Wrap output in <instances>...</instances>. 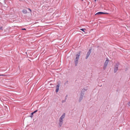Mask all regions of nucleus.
Returning a JSON list of instances; mask_svg holds the SVG:
<instances>
[{
	"instance_id": "obj_1",
	"label": "nucleus",
	"mask_w": 130,
	"mask_h": 130,
	"mask_svg": "<svg viewBox=\"0 0 130 130\" xmlns=\"http://www.w3.org/2000/svg\"><path fill=\"white\" fill-rule=\"evenodd\" d=\"M81 52V51H79V53L76 55V57L74 60L75 66H77V65L78 60L79 59L80 53Z\"/></svg>"
},
{
	"instance_id": "obj_2",
	"label": "nucleus",
	"mask_w": 130,
	"mask_h": 130,
	"mask_svg": "<svg viewBox=\"0 0 130 130\" xmlns=\"http://www.w3.org/2000/svg\"><path fill=\"white\" fill-rule=\"evenodd\" d=\"M119 64L120 63L119 62L116 63L114 68V73H116L117 72L118 70V66Z\"/></svg>"
},
{
	"instance_id": "obj_3",
	"label": "nucleus",
	"mask_w": 130,
	"mask_h": 130,
	"mask_svg": "<svg viewBox=\"0 0 130 130\" xmlns=\"http://www.w3.org/2000/svg\"><path fill=\"white\" fill-rule=\"evenodd\" d=\"M109 61V60L108 59L106 60L104 63L103 67V69L104 70H105L106 69V67L108 64Z\"/></svg>"
},
{
	"instance_id": "obj_4",
	"label": "nucleus",
	"mask_w": 130,
	"mask_h": 130,
	"mask_svg": "<svg viewBox=\"0 0 130 130\" xmlns=\"http://www.w3.org/2000/svg\"><path fill=\"white\" fill-rule=\"evenodd\" d=\"M85 91H87V89H82L81 92L80 96L83 97Z\"/></svg>"
},
{
	"instance_id": "obj_5",
	"label": "nucleus",
	"mask_w": 130,
	"mask_h": 130,
	"mask_svg": "<svg viewBox=\"0 0 130 130\" xmlns=\"http://www.w3.org/2000/svg\"><path fill=\"white\" fill-rule=\"evenodd\" d=\"M91 49H90L89 50V51L88 52L86 56V59H87L88 58L89 56L90 55L91 53Z\"/></svg>"
},
{
	"instance_id": "obj_6",
	"label": "nucleus",
	"mask_w": 130,
	"mask_h": 130,
	"mask_svg": "<svg viewBox=\"0 0 130 130\" xmlns=\"http://www.w3.org/2000/svg\"><path fill=\"white\" fill-rule=\"evenodd\" d=\"M63 120L61 118H60L59 120V125L60 127H61L63 123Z\"/></svg>"
},
{
	"instance_id": "obj_7",
	"label": "nucleus",
	"mask_w": 130,
	"mask_h": 130,
	"mask_svg": "<svg viewBox=\"0 0 130 130\" xmlns=\"http://www.w3.org/2000/svg\"><path fill=\"white\" fill-rule=\"evenodd\" d=\"M108 13L103 12H98L97 13H96L95 14V15H101L102 14H108Z\"/></svg>"
},
{
	"instance_id": "obj_8",
	"label": "nucleus",
	"mask_w": 130,
	"mask_h": 130,
	"mask_svg": "<svg viewBox=\"0 0 130 130\" xmlns=\"http://www.w3.org/2000/svg\"><path fill=\"white\" fill-rule=\"evenodd\" d=\"M80 29L85 32V33H86V32L87 31L86 30V29L85 28H82Z\"/></svg>"
},
{
	"instance_id": "obj_9",
	"label": "nucleus",
	"mask_w": 130,
	"mask_h": 130,
	"mask_svg": "<svg viewBox=\"0 0 130 130\" xmlns=\"http://www.w3.org/2000/svg\"><path fill=\"white\" fill-rule=\"evenodd\" d=\"M22 12L24 14L26 13L27 12V10L25 9L23 10L22 11Z\"/></svg>"
},
{
	"instance_id": "obj_10",
	"label": "nucleus",
	"mask_w": 130,
	"mask_h": 130,
	"mask_svg": "<svg viewBox=\"0 0 130 130\" xmlns=\"http://www.w3.org/2000/svg\"><path fill=\"white\" fill-rule=\"evenodd\" d=\"M83 97H82L80 96V97L79 98V102H81V100L83 99Z\"/></svg>"
},
{
	"instance_id": "obj_11",
	"label": "nucleus",
	"mask_w": 130,
	"mask_h": 130,
	"mask_svg": "<svg viewBox=\"0 0 130 130\" xmlns=\"http://www.w3.org/2000/svg\"><path fill=\"white\" fill-rule=\"evenodd\" d=\"M65 114V113H64L60 117V118H61V119H63L64 117Z\"/></svg>"
},
{
	"instance_id": "obj_12",
	"label": "nucleus",
	"mask_w": 130,
	"mask_h": 130,
	"mask_svg": "<svg viewBox=\"0 0 130 130\" xmlns=\"http://www.w3.org/2000/svg\"><path fill=\"white\" fill-rule=\"evenodd\" d=\"M59 13V14L58 15H57V17H59L61 15V13L60 11L58 12H57V13Z\"/></svg>"
},
{
	"instance_id": "obj_13",
	"label": "nucleus",
	"mask_w": 130,
	"mask_h": 130,
	"mask_svg": "<svg viewBox=\"0 0 130 130\" xmlns=\"http://www.w3.org/2000/svg\"><path fill=\"white\" fill-rule=\"evenodd\" d=\"M33 113L32 112L31 113V116H30V117L31 118H32L33 117Z\"/></svg>"
},
{
	"instance_id": "obj_14",
	"label": "nucleus",
	"mask_w": 130,
	"mask_h": 130,
	"mask_svg": "<svg viewBox=\"0 0 130 130\" xmlns=\"http://www.w3.org/2000/svg\"><path fill=\"white\" fill-rule=\"evenodd\" d=\"M59 84L57 85V92H58V91L59 90Z\"/></svg>"
},
{
	"instance_id": "obj_15",
	"label": "nucleus",
	"mask_w": 130,
	"mask_h": 130,
	"mask_svg": "<svg viewBox=\"0 0 130 130\" xmlns=\"http://www.w3.org/2000/svg\"><path fill=\"white\" fill-rule=\"evenodd\" d=\"M38 110H36L35 111H34L33 112H32L33 113H36V112H37L38 111Z\"/></svg>"
},
{
	"instance_id": "obj_16",
	"label": "nucleus",
	"mask_w": 130,
	"mask_h": 130,
	"mask_svg": "<svg viewBox=\"0 0 130 130\" xmlns=\"http://www.w3.org/2000/svg\"><path fill=\"white\" fill-rule=\"evenodd\" d=\"M0 30H3V27H0Z\"/></svg>"
},
{
	"instance_id": "obj_17",
	"label": "nucleus",
	"mask_w": 130,
	"mask_h": 130,
	"mask_svg": "<svg viewBox=\"0 0 130 130\" xmlns=\"http://www.w3.org/2000/svg\"><path fill=\"white\" fill-rule=\"evenodd\" d=\"M67 97H68V95H66V97H65V100H66L67 99Z\"/></svg>"
},
{
	"instance_id": "obj_18",
	"label": "nucleus",
	"mask_w": 130,
	"mask_h": 130,
	"mask_svg": "<svg viewBox=\"0 0 130 130\" xmlns=\"http://www.w3.org/2000/svg\"><path fill=\"white\" fill-rule=\"evenodd\" d=\"M66 100H65V99L64 100H62V103H64L65 102H66Z\"/></svg>"
},
{
	"instance_id": "obj_19",
	"label": "nucleus",
	"mask_w": 130,
	"mask_h": 130,
	"mask_svg": "<svg viewBox=\"0 0 130 130\" xmlns=\"http://www.w3.org/2000/svg\"><path fill=\"white\" fill-rule=\"evenodd\" d=\"M56 89L55 91H56V92L57 93V85H56Z\"/></svg>"
},
{
	"instance_id": "obj_20",
	"label": "nucleus",
	"mask_w": 130,
	"mask_h": 130,
	"mask_svg": "<svg viewBox=\"0 0 130 130\" xmlns=\"http://www.w3.org/2000/svg\"><path fill=\"white\" fill-rule=\"evenodd\" d=\"M128 104L129 106H130V102H128Z\"/></svg>"
},
{
	"instance_id": "obj_21",
	"label": "nucleus",
	"mask_w": 130,
	"mask_h": 130,
	"mask_svg": "<svg viewBox=\"0 0 130 130\" xmlns=\"http://www.w3.org/2000/svg\"><path fill=\"white\" fill-rule=\"evenodd\" d=\"M28 9L29 10L30 12H31V10L29 8H28Z\"/></svg>"
},
{
	"instance_id": "obj_22",
	"label": "nucleus",
	"mask_w": 130,
	"mask_h": 130,
	"mask_svg": "<svg viewBox=\"0 0 130 130\" xmlns=\"http://www.w3.org/2000/svg\"><path fill=\"white\" fill-rule=\"evenodd\" d=\"M22 30H26V29L25 28H22Z\"/></svg>"
},
{
	"instance_id": "obj_23",
	"label": "nucleus",
	"mask_w": 130,
	"mask_h": 130,
	"mask_svg": "<svg viewBox=\"0 0 130 130\" xmlns=\"http://www.w3.org/2000/svg\"><path fill=\"white\" fill-rule=\"evenodd\" d=\"M19 0L20 1H23V0Z\"/></svg>"
},
{
	"instance_id": "obj_24",
	"label": "nucleus",
	"mask_w": 130,
	"mask_h": 130,
	"mask_svg": "<svg viewBox=\"0 0 130 130\" xmlns=\"http://www.w3.org/2000/svg\"><path fill=\"white\" fill-rule=\"evenodd\" d=\"M94 1H95H95H96V0H94Z\"/></svg>"
},
{
	"instance_id": "obj_25",
	"label": "nucleus",
	"mask_w": 130,
	"mask_h": 130,
	"mask_svg": "<svg viewBox=\"0 0 130 130\" xmlns=\"http://www.w3.org/2000/svg\"><path fill=\"white\" fill-rule=\"evenodd\" d=\"M1 75H0V76H1Z\"/></svg>"
},
{
	"instance_id": "obj_26",
	"label": "nucleus",
	"mask_w": 130,
	"mask_h": 130,
	"mask_svg": "<svg viewBox=\"0 0 130 130\" xmlns=\"http://www.w3.org/2000/svg\"><path fill=\"white\" fill-rule=\"evenodd\" d=\"M81 1H83V0H81Z\"/></svg>"
}]
</instances>
